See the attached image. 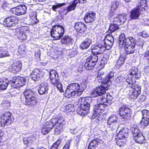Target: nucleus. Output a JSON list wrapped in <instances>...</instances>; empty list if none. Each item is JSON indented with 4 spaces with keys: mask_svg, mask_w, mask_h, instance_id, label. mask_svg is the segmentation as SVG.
Wrapping results in <instances>:
<instances>
[{
    "mask_svg": "<svg viewBox=\"0 0 149 149\" xmlns=\"http://www.w3.org/2000/svg\"><path fill=\"white\" fill-rule=\"evenodd\" d=\"M98 58V56L95 55H91L87 57L84 64V68L87 70L93 69L96 65Z\"/></svg>",
    "mask_w": 149,
    "mask_h": 149,
    "instance_id": "9",
    "label": "nucleus"
},
{
    "mask_svg": "<svg viewBox=\"0 0 149 149\" xmlns=\"http://www.w3.org/2000/svg\"><path fill=\"white\" fill-rule=\"evenodd\" d=\"M51 130L43 125L41 129V132L43 134L45 135L49 132Z\"/></svg>",
    "mask_w": 149,
    "mask_h": 149,
    "instance_id": "50",
    "label": "nucleus"
},
{
    "mask_svg": "<svg viewBox=\"0 0 149 149\" xmlns=\"http://www.w3.org/2000/svg\"><path fill=\"white\" fill-rule=\"evenodd\" d=\"M116 123L113 122L109 123V122H107V127L113 130L117 128V126L116 124Z\"/></svg>",
    "mask_w": 149,
    "mask_h": 149,
    "instance_id": "49",
    "label": "nucleus"
},
{
    "mask_svg": "<svg viewBox=\"0 0 149 149\" xmlns=\"http://www.w3.org/2000/svg\"><path fill=\"white\" fill-rule=\"evenodd\" d=\"M49 74L51 84L56 87L60 93L63 92L62 86L60 81L58 74L56 71L54 70H50Z\"/></svg>",
    "mask_w": 149,
    "mask_h": 149,
    "instance_id": "5",
    "label": "nucleus"
},
{
    "mask_svg": "<svg viewBox=\"0 0 149 149\" xmlns=\"http://www.w3.org/2000/svg\"><path fill=\"white\" fill-rule=\"evenodd\" d=\"M17 19L14 16H10L4 19L3 24L6 27H11L15 25V22Z\"/></svg>",
    "mask_w": 149,
    "mask_h": 149,
    "instance_id": "21",
    "label": "nucleus"
},
{
    "mask_svg": "<svg viewBox=\"0 0 149 149\" xmlns=\"http://www.w3.org/2000/svg\"><path fill=\"white\" fill-rule=\"evenodd\" d=\"M71 140H68L66 142L63 149H70V145L71 143Z\"/></svg>",
    "mask_w": 149,
    "mask_h": 149,
    "instance_id": "57",
    "label": "nucleus"
},
{
    "mask_svg": "<svg viewBox=\"0 0 149 149\" xmlns=\"http://www.w3.org/2000/svg\"><path fill=\"white\" fill-rule=\"evenodd\" d=\"M74 27L77 32L81 33L85 32L87 29L86 25L81 22L75 23Z\"/></svg>",
    "mask_w": 149,
    "mask_h": 149,
    "instance_id": "24",
    "label": "nucleus"
},
{
    "mask_svg": "<svg viewBox=\"0 0 149 149\" xmlns=\"http://www.w3.org/2000/svg\"><path fill=\"white\" fill-rule=\"evenodd\" d=\"M9 56V54L6 49L1 51V58Z\"/></svg>",
    "mask_w": 149,
    "mask_h": 149,
    "instance_id": "55",
    "label": "nucleus"
},
{
    "mask_svg": "<svg viewBox=\"0 0 149 149\" xmlns=\"http://www.w3.org/2000/svg\"><path fill=\"white\" fill-rule=\"evenodd\" d=\"M24 95L25 98V105L32 106L37 104L36 94L33 91L30 89L26 90L24 92Z\"/></svg>",
    "mask_w": 149,
    "mask_h": 149,
    "instance_id": "6",
    "label": "nucleus"
},
{
    "mask_svg": "<svg viewBox=\"0 0 149 149\" xmlns=\"http://www.w3.org/2000/svg\"><path fill=\"white\" fill-rule=\"evenodd\" d=\"M22 63L20 61L13 62L9 68L10 71L13 73L17 74L22 69Z\"/></svg>",
    "mask_w": 149,
    "mask_h": 149,
    "instance_id": "19",
    "label": "nucleus"
},
{
    "mask_svg": "<svg viewBox=\"0 0 149 149\" xmlns=\"http://www.w3.org/2000/svg\"><path fill=\"white\" fill-rule=\"evenodd\" d=\"M125 61V59L123 57L121 56H120L119 57V59L117 61V62L116 64L117 67L119 68H120L121 65L124 63Z\"/></svg>",
    "mask_w": 149,
    "mask_h": 149,
    "instance_id": "47",
    "label": "nucleus"
},
{
    "mask_svg": "<svg viewBox=\"0 0 149 149\" xmlns=\"http://www.w3.org/2000/svg\"><path fill=\"white\" fill-rule=\"evenodd\" d=\"M12 113L10 112H4L1 116V126L4 127L8 125L13 122L11 118Z\"/></svg>",
    "mask_w": 149,
    "mask_h": 149,
    "instance_id": "12",
    "label": "nucleus"
},
{
    "mask_svg": "<svg viewBox=\"0 0 149 149\" xmlns=\"http://www.w3.org/2000/svg\"><path fill=\"white\" fill-rule=\"evenodd\" d=\"M65 4V3H58L56 5H53L52 6V8L53 11H56V9L59 8L63 6Z\"/></svg>",
    "mask_w": 149,
    "mask_h": 149,
    "instance_id": "52",
    "label": "nucleus"
},
{
    "mask_svg": "<svg viewBox=\"0 0 149 149\" xmlns=\"http://www.w3.org/2000/svg\"><path fill=\"white\" fill-rule=\"evenodd\" d=\"M141 112L142 114V118H149V111L144 109Z\"/></svg>",
    "mask_w": 149,
    "mask_h": 149,
    "instance_id": "51",
    "label": "nucleus"
},
{
    "mask_svg": "<svg viewBox=\"0 0 149 149\" xmlns=\"http://www.w3.org/2000/svg\"><path fill=\"white\" fill-rule=\"evenodd\" d=\"M99 143L97 139H93L89 143L88 149H96L98 147Z\"/></svg>",
    "mask_w": 149,
    "mask_h": 149,
    "instance_id": "35",
    "label": "nucleus"
},
{
    "mask_svg": "<svg viewBox=\"0 0 149 149\" xmlns=\"http://www.w3.org/2000/svg\"><path fill=\"white\" fill-rule=\"evenodd\" d=\"M105 116L104 113H100V114H99L97 116L94 118L93 114L92 116V118H95L96 117H97L96 120V122L98 124H99L102 123L104 120L105 119Z\"/></svg>",
    "mask_w": 149,
    "mask_h": 149,
    "instance_id": "37",
    "label": "nucleus"
},
{
    "mask_svg": "<svg viewBox=\"0 0 149 149\" xmlns=\"http://www.w3.org/2000/svg\"><path fill=\"white\" fill-rule=\"evenodd\" d=\"M50 35L54 40H60L64 35L65 29L62 26L56 24L53 26L50 30Z\"/></svg>",
    "mask_w": 149,
    "mask_h": 149,
    "instance_id": "7",
    "label": "nucleus"
},
{
    "mask_svg": "<svg viewBox=\"0 0 149 149\" xmlns=\"http://www.w3.org/2000/svg\"><path fill=\"white\" fill-rule=\"evenodd\" d=\"M119 28V26L118 24H115L111 23L109 25L108 32L109 33V34L111 33L116 30H118Z\"/></svg>",
    "mask_w": 149,
    "mask_h": 149,
    "instance_id": "36",
    "label": "nucleus"
},
{
    "mask_svg": "<svg viewBox=\"0 0 149 149\" xmlns=\"http://www.w3.org/2000/svg\"><path fill=\"white\" fill-rule=\"evenodd\" d=\"M105 65L104 64V63H101V62L99 64L100 68L98 69V70L100 71L103 68H104Z\"/></svg>",
    "mask_w": 149,
    "mask_h": 149,
    "instance_id": "64",
    "label": "nucleus"
},
{
    "mask_svg": "<svg viewBox=\"0 0 149 149\" xmlns=\"http://www.w3.org/2000/svg\"><path fill=\"white\" fill-rule=\"evenodd\" d=\"M68 89L70 91L71 93L70 97L72 96V93L75 94H77L78 96L80 95L82 93L83 89L80 87V85L76 83H73L70 84L68 87Z\"/></svg>",
    "mask_w": 149,
    "mask_h": 149,
    "instance_id": "15",
    "label": "nucleus"
},
{
    "mask_svg": "<svg viewBox=\"0 0 149 149\" xmlns=\"http://www.w3.org/2000/svg\"><path fill=\"white\" fill-rule=\"evenodd\" d=\"M64 119L61 117H53L49 120L47 121L44 125L51 130L56 125L54 129V133L58 135L63 131V129L65 125Z\"/></svg>",
    "mask_w": 149,
    "mask_h": 149,
    "instance_id": "2",
    "label": "nucleus"
},
{
    "mask_svg": "<svg viewBox=\"0 0 149 149\" xmlns=\"http://www.w3.org/2000/svg\"><path fill=\"white\" fill-rule=\"evenodd\" d=\"M141 11L136 7L132 9L130 11V17L131 20L137 19L141 15Z\"/></svg>",
    "mask_w": 149,
    "mask_h": 149,
    "instance_id": "23",
    "label": "nucleus"
},
{
    "mask_svg": "<svg viewBox=\"0 0 149 149\" xmlns=\"http://www.w3.org/2000/svg\"><path fill=\"white\" fill-rule=\"evenodd\" d=\"M18 37L19 40L23 41L26 39L27 37L26 35L24 32L22 33L21 32L19 33Z\"/></svg>",
    "mask_w": 149,
    "mask_h": 149,
    "instance_id": "54",
    "label": "nucleus"
},
{
    "mask_svg": "<svg viewBox=\"0 0 149 149\" xmlns=\"http://www.w3.org/2000/svg\"><path fill=\"white\" fill-rule=\"evenodd\" d=\"M133 139L135 142L139 144H142L145 143L146 139L142 133Z\"/></svg>",
    "mask_w": 149,
    "mask_h": 149,
    "instance_id": "31",
    "label": "nucleus"
},
{
    "mask_svg": "<svg viewBox=\"0 0 149 149\" xmlns=\"http://www.w3.org/2000/svg\"><path fill=\"white\" fill-rule=\"evenodd\" d=\"M58 12L59 14L62 16L66 15L68 13L67 9L65 8L61 9L58 11Z\"/></svg>",
    "mask_w": 149,
    "mask_h": 149,
    "instance_id": "53",
    "label": "nucleus"
},
{
    "mask_svg": "<svg viewBox=\"0 0 149 149\" xmlns=\"http://www.w3.org/2000/svg\"><path fill=\"white\" fill-rule=\"evenodd\" d=\"M48 87L47 83L43 82L40 84L38 89V92L40 95L46 94L48 92Z\"/></svg>",
    "mask_w": 149,
    "mask_h": 149,
    "instance_id": "28",
    "label": "nucleus"
},
{
    "mask_svg": "<svg viewBox=\"0 0 149 149\" xmlns=\"http://www.w3.org/2000/svg\"><path fill=\"white\" fill-rule=\"evenodd\" d=\"M136 41L132 36L125 37L124 33H121L119 36L118 45L120 49L123 47L125 52L127 54L134 53L135 51Z\"/></svg>",
    "mask_w": 149,
    "mask_h": 149,
    "instance_id": "1",
    "label": "nucleus"
},
{
    "mask_svg": "<svg viewBox=\"0 0 149 149\" xmlns=\"http://www.w3.org/2000/svg\"><path fill=\"white\" fill-rule=\"evenodd\" d=\"M32 79L34 81L38 80L40 78L43 77V72L38 69L36 68L33 70L31 74Z\"/></svg>",
    "mask_w": 149,
    "mask_h": 149,
    "instance_id": "25",
    "label": "nucleus"
},
{
    "mask_svg": "<svg viewBox=\"0 0 149 149\" xmlns=\"http://www.w3.org/2000/svg\"><path fill=\"white\" fill-rule=\"evenodd\" d=\"M29 15V17L37 16V13L36 11L33 10H30Z\"/></svg>",
    "mask_w": 149,
    "mask_h": 149,
    "instance_id": "59",
    "label": "nucleus"
},
{
    "mask_svg": "<svg viewBox=\"0 0 149 149\" xmlns=\"http://www.w3.org/2000/svg\"><path fill=\"white\" fill-rule=\"evenodd\" d=\"M2 104L3 105L2 106H3L4 107L8 108V107H9L10 106V103L8 102H5V103H4L3 104Z\"/></svg>",
    "mask_w": 149,
    "mask_h": 149,
    "instance_id": "63",
    "label": "nucleus"
},
{
    "mask_svg": "<svg viewBox=\"0 0 149 149\" xmlns=\"http://www.w3.org/2000/svg\"><path fill=\"white\" fill-rule=\"evenodd\" d=\"M26 83V79L24 77L20 76H15L12 77V79L8 81L9 84H13L17 88L25 85Z\"/></svg>",
    "mask_w": 149,
    "mask_h": 149,
    "instance_id": "11",
    "label": "nucleus"
},
{
    "mask_svg": "<svg viewBox=\"0 0 149 149\" xmlns=\"http://www.w3.org/2000/svg\"><path fill=\"white\" fill-rule=\"evenodd\" d=\"M130 74L131 76L134 75L135 78L138 79L140 77V74L136 67H132L130 70Z\"/></svg>",
    "mask_w": 149,
    "mask_h": 149,
    "instance_id": "34",
    "label": "nucleus"
},
{
    "mask_svg": "<svg viewBox=\"0 0 149 149\" xmlns=\"http://www.w3.org/2000/svg\"><path fill=\"white\" fill-rule=\"evenodd\" d=\"M75 110V107L73 104H69L65 106L64 111L66 113H69L74 111Z\"/></svg>",
    "mask_w": 149,
    "mask_h": 149,
    "instance_id": "39",
    "label": "nucleus"
},
{
    "mask_svg": "<svg viewBox=\"0 0 149 149\" xmlns=\"http://www.w3.org/2000/svg\"><path fill=\"white\" fill-rule=\"evenodd\" d=\"M73 39L70 36H65L61 40L62 43L65 45H68L72 43Z\"/></svg>",
    "mask_w": 149,
    "mask_h": 149,
    "instance_id": "32",
    "label": "nucleus"
},
{
    "mask_svg": "<svg viewBox=\"0 0 149 149\" xmlns=\"http://www.w3.org/2000/svg\"><path fill=\"white\" fill-rule=\"evenodd\" d=\"M96 14L92 12H88L85 13L83 19L86 23L93 22L96 18Z\"/></svg>",
    "mask_w": 149,
    "mask_h": 149,
    "instance_id": "20",
    "label": "nucleus"
},
{
    "mask_svg": "<svg viewBox=\"0 0 149 149\" xmlns=\"http://www.w3.org/2000/svg\"><path fill=\"white\" fill-rule=\"evenodd\" d=\"M125 80V78L121 76H118L116 78L115 80V83L116 85L120 86L124 84Z\"/></svg>",
    "mask_w": 149,
    "mask_h": 149,
    "instance_id": "33",
    "label": "nucleus"
},
{
    "mask_svg": "<svg viewBox=\"0 0 149 149\" xmlns=\"http://www.w3.org/2000/svg\"><path fill=\"white\" fill-rule=\"evenodd\" d=\"M131 130L133 139L142 133L140 130L136 127H132Z\"/></svg>",
    "mask_w": 149,
    "mask_h": 149,
    "instance_id": "40",
    "label": "nucleus"
},
{
    "mask_svg": "<svg viewBox=\"0 0 149 149\" xmlns=\"http://www.w3.org/2000/svg\"><path fill=\"white\" fill-rule=\"evenodd\" d=\"M126 80V82L129 84L128 87L129 88V96L130 99H136L141 93V86L138 84H134L131 78H128Z\"/></svg>",
    "mask_w": 149,
    "mask_h": 149,
    "instance_id": "4",
    "label": "nucleus"
},
{
    "mask_svg": "<svg viewBox=\"0 0 149 149\" xmlns=\"http://www.w3.org/2000/svg\"><path fill=\"white\" fill-rule=\"evenodd\" d=\"M141 12L146 10L148 8V5L146 0H140L136 6Z\"/></svg>",
    "mask_w": 149,
    "mask_h": 149,
    "instance_id": "26",
    "label": "nucleus"
},
{
    "mask_svg": "<svg viewBox=\"0 0 149 149\" xmlns=\"http://www.w3.org/2000/svg\"><path fill=\"white\" fill-rule=\"evenodd\" d=\"M118 112V115L125 121L131 120L133 117L132 111L125 105L120 107Z\"/></svg>",
    "mask_w": 149,
    "mask_h": 149,
    "instance_id": "8",
    "label": "nucleus"
},
{
    "mask_svg": "<svg viewBox=\"0 0 149 149\" xmlns=\"http://www.w3.org/2000/svg\"><path fill=\"white\" fill-rule=\"evenodd\" d=\"M128 133V129L126 127H124L122 128L116 135L125 138V136H127Z\"/></svg>",
    "mask_w": 149,
    "mask_h": 149,
    "instance_id": "38",
    "label": "nucleus"
},
{
    "mask_svg": "<svg viewBox=\"0 0 149 149\" xmlns=\"http://www.w3.org/2000/svg\"><path fill=\"white\" fill-rule=\"evenodd\" d=\"M107 106L104 103H100L95 105L93 112L94 117L97 116L99 114L104 112L107 108Z\"/></svg>",
    "mask_w": 149,
    "mask_h": 149,
    "instance_id": "18",
    "label": "nucleus"
},
{
    "mask_svg": "<svg viewBox=\"0 0 149 149\" xmlns=\"http://www.w3.org/2000/svg\"><path fill=\"white\" fill-rule=\"evenodd\" d=\"M140 123L142 127L145 128L148 126L149 124V118H142Z\"/></svg>",
    "mask_w": 149,
    "mask_h": 149,
    "instance_id": "43",
    "label": "nucleus"
},
{
    "mask_svg": "<svg viewBox=\"0 0 149 149\" xmlns=\"http://www.w3.org/2000/svg\"><path fill=\"white\" fill-rule=\"evenodd\" d=\"M81 139L80 135L77 136L74 138V143L75 146H77L79 145V143Z\"/></svg>",
    "mask_w": 149,
    "mask_h": 149,
    "instance_id": "56",
    "label": "nucleus"
},
{
    "mask_svg": "<svg viewBox=\"0 0 149 149\" xmlns=\"http://www.w3.org/2000/svg\"><path fill=\"white\" fill-rule=\"evenodd\" d=\"M125 138L116 135L115 140L117 145L118 146H123L125 145L126 142Z\"/></svg>",
    "mask_w": 149,
    "mask_h": 149,
    "instance_id": "27",
    "label": "nucleus"
},
{
    "mask_svg": "<svg viewBox=\"0 0 149 149\" xmlns=\"http://www.w3.org/2000/svg\"><path fill=\"white\" fill-rule=\"evenodd\" d=\"M77 5L74 1L73 0L72 4L68 6L67 8L66 9L68 12V13L69 12L74 10Z\"/></svg>",
    "mask_w": 149,
    "mask_h": 149,
    "instance_id": "45",
    "label": "nucleus"
},
{
    "mask_svg": "<svg viewBox=\"0 0 149 149\" xmlns=\"http://www.w3.org/2000/svg\"><path fill=\"white\" fill-rule=\"evenodd\" d=\"M117 119V118L116 115L114 114L112 115L108 118L107 122L117 123L118 122Z\"/></svg>",
    "mask_w": 149,
    "mask_h": 149,
    "instance_id": "46",
    "label": "nucleus"
},
{
    "mask_svg": "<svg viewBox=\"0 0 149 149\" xmlns=\"http://www.w3.org/2000/svg\"><path fill=\"white\" fill-rule=\"evenodd\" d=\"M114 76V73L110 72L108 74L106 75L103 72H99L96 77L98 81L101 83H105L106 84H111L110 79Z\"/></svg>",
    "mask_w": 149,
    "mask_h": 149,
    "instance_id": "10",
    "label": "nucleus"
},
{
    "mask_svg": "<svg viewBox=\"0 0 149 149\" xmlns=\"http://www.w3.org/2000/svg\"><path fill=\"white\" fill-rule=\"evenodd\" d=\"M91 42L90 39L87 38L81 43L79 46V47L82 50L87 49L90 46Z\"/></svg>",
    "mask_w": 149,
    "mask_h": 149,
    "instance_id": "30",
    "label": "nucleus"
},
{
    "mask_svg": "<svg viewBox=\"0 0 149 149\" xmlns=\"http://www.w3.org/2000/svg\"><path fill=\"white\" fill-rule=\"evenodd\" d=\"M91 100L89 97H81L79 99L80 106L77 108V112L81 116H85L90 109Z\"/></svg>",
    "mask_w": 149,
    "mask_h": 149,
    "instance_id": "3",
    "label": "nucleus"
},
{
    "mask_svg": "<svg viewBox=\"0 0 149 149\" xmlns=\"http://www.w3.org/2000/svg\"><path fill=\"white\" fill-rule=\"evenodd\" d=\"M144 57L149 64V50L145 52L144 54Z\"/></svg>",
    "mask_w": 149,
    "mask_h": 149,
    "instance_id": "58",
    "label": "nucleus"
},
{
    "mask_svg": "<svg viewBox=\"0 0 149 149\" xmlns=\"http://www.w3.org/2000/svg\"><path fill=\"white\" fill-rule=\"evenodd\" d=\"M30 18L31 23L33 25L38 23L39 22L37 18V16L31 17Z\"/></svg>",
    "mask_w": 149,
    "mask_h": 149,
    "instance_id": "48",
    "label": "nucleus"
},
{
    "mask_svg": "<svg viewBox=\"0 0 149 149\" xmlns=\"http://www.w3.org/2000/svg\"><path fill=\"white\" fill-rule=\"evenodd\" d=\"M10 11L14 14L17 16L24 15L27 12V7L25 5H20L12 8Z\"/></svg>",
    "mask_w": 149,
    "mask_h": 149,
    "instance_id": "16",
    "label": "nucleus"
},
{
    "mask_svg": "<svg viewBox=\"0 0 149 149\" xmlns=\"http://www.w3.org/2000/svg\"><path fill=\"white\" fill-rule=\"evenodd\" d=\"M62 142V139L59 138L53 143L50 149H58V147Z\"/></svg>",
    "mask_w": 149,
    "mask_h": 149,
    "instance_id": "44",
    "label": "nucleus"
},
{
    "mask_svg": "<svg viewBox=\"0 0 149 149\" xmlns=\"http://www.w3.org/2000/svg\"><path fill=\"white\" fill-rule=\"evenodd\" d=\"M118 6V5L117 4V2H113L112 3L111 7L112 8L113 10H115L117 8Z\"/></svg>",
    "mask_w": 149,
    "mask_h": 149,
    "instance_id": "60",
    "label": "nucleus"
},
{
    "mask_svg": "<svg viewBox=\"0 0 149 149\" xmlns=\"http://www.w3.org/2000/svg\"><path fill=\"white\" fill-rule=\"evenodd\" d=\"M105 49L109 50L112 47L114 42V38L111 34H107L103 40L100 41Z\"/></svg>",
    "mask_w": 149,
    "mask_h": 149,
    "instance_id": "13",
    "label": "nucleus"
},
{
    "mask_svg": "<svg viewBox=\"0 0 149 149\" xmlns=\"http://www.w3.org/2000/svg\"><path fill=\"white\" fill-rule=\"evenodd\" d=\"M77 4L78 3H86L87 0H74Z\"/></svg>",
    "mask_w": 149,
    "mask_h": 149,
    "instance_id": "62",
    "label": "nucleus"
},
{
    "mask_svg": "<svg viewBox=\"0 0 149 149\" xmlns=\"http://www.w3.org/2000/svg\"><path fill=\"white\" fill-rule=\"evenodd\" d=\"M111 84H106L104 82L101 83L100 86L97 87L91 92V94L96 95V96L102 95L109 88Z\"/></svg>",
    "mask_w": 149,
    "mask_h": 149,
    "instance_id": "14",
    "label": "nucleus"
},
{
    "mask_svg": "<svg viewBox=\"0 0 149 149\" xmlns=\"http://www.w3.org/2000/svg\"><path fill=\"white\" fill-rule=\"evenodd\" d=\"M111 96L109 93H107L103 95L101 98V101L102 103L105 104L107 105H110L111 104Z\"/></svg>",
    "mask_w": 149,
    "mask_h": 149,
    "instance_id": "29",
    "label": "nucleus"
},
{
    "mask_svg": "<svg viewBox=\"0 0 149 149\" xmlns=\"http://www.w3.org/2000/svg\"><path fill=\"white\" fill-rule=\"evenodd\" d=\"M104 46L102 45L100 41L97 45H93L91 48V52L92 55L97 56V54H100L103 53L105 50Z\"/></svg>",
    "mask_w": 149,
    "mask_h": 149,
    "instance_id": "17",
    "label": "nucleus"
},
{
    "mask_svg": "<svg viewBox=\"0 0 149 149\" xmlns=\"http://www.w3.org/2000/svg\"><path fill=\"white\" fill-rule=\"evenodd\" d=\"M1 90H4L6 89L8 85V84L7 81V79L5 78L4 79V81L3 80V79H2V77L1 78Z\"/></svg>",
    "mask_w": 149,
    "mask_h": 149,
    "instance_id": "42",
    "label": "nucleus"
},
{
    "mask_svg": "<svg viewBox=\"0 0 149 149\" xmlns=\"http://www.w3.org/2000/svg\"><path fill=\"white\" fill-rule=\"evenodd\" d=\"M127 15H125L122 14L118 15L116 17L114 18L113 23L118 26L123 24L125 22Z\"/></svg>",
    "mask_w": 149,
    "mask_h": 149,
    "instance_id": "22",
    "label": "nucleus"
},
{
    "mask_svg": "<svg viewBox=\"0 0 149 149\" xmlns=\"http://www.w3.org/2000/svg\"><path fill=\"white\" fill-rule=\"evenodd\" d=\"M26 47L24 44H22L19 46L18 48V52L20 55H23L26 54Z\"/></svg>",
    "mask_w": 149,
    "mask_h": 149,
    "instance_id": "41",
    "label": "nucleus"
},
{
    "mask_svg": "<svg viewBox=\"0 0 149 149\" xmlns=\"http://www.w3.org/2000/svg\"><path fill=\"white\" fill-rule=\"evenodd\" d=\"M148 34L145 31L141 32V36L143 38H146L148 37Z\"/></svg>",
    "mask_w": 149,
    "mask_h": 149,
    "instance_id": "61",
    "label": "nucleus"
}]
</instances>
